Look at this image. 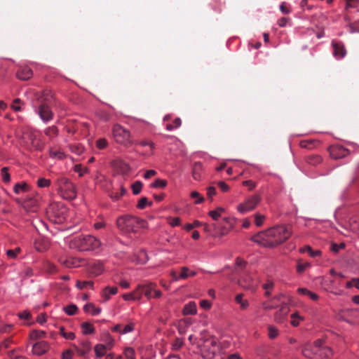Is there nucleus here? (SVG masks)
<instances>
[{
  "label": "nucleus",
  "instance_id": "nucleus-52",
  "mask_svg": "<svg viewBox=\"0 0 359 359\" xmlns=\"http://www.w3.org/2000/svg\"><path fill=\"white\" fill-rule=\"evenodd\" d=\"M21 100L19 98H16L13 100V104L11 105V108L15 111H21Z\"/></svg>",
  "mask_w": 359,
  "mask_h": 359
},
{
  "label": "nucleus",
  "instance_id": "nucleus-55",
  "mask_svg": "<svg viewBox=\"0 0 359 359\" xmlns=\"http://www.w3.org/2000/svg\"><path fill=\"white\" fill-rule=\"evenodd\" d=\"M83 350L81 352L82 355H85L87 352L90 350V343L88 341H83L81 343Z\"/></svg>",
  "mask_w": 359,
  "mask_h": 359
},
{
  "label": "nucleus",
  "instance_id": "nucleus-37",
  "mask_svg": "<svg viewBox=\"0 0 359 359\" xmlns=\"http://www.w3.org/2000/svg\"><path fill=\"white\" fill-rule=\"evenodd\" d=\"M97 357H102L105 355L107 352V347L103 344H97L94 348Z\"/></svg>",
  "mask_w": 359,
  "mask_h": 359
},
{
  "label": "nucleus",
  "instance_id": "nucleus-33",
  "mask_svg": "<svg viewBox=\"0 0 359 359\" xmlns=\"http://www.w3.org/2000/svg\"><path fill=\"white\" fill-rule=\"evenodd\" d=\"M316 142L313 140H306L299 142L302 148L311 149L316 146Z\"/></svg>",
  "mask_w": 359,
  "mask_h": 359
},
{
  "label": "nucleus",
  "instance_id": "nucleus-50",
  "mask_svg": "<svg viewBox=\"0 0 359 359\" xmlns=\"http://www.w3.org/2000/svg\"><path fill=\"white\" fill-rule=\"evenodd\" d=\"M60 334L67 339L72 340L75 338V334L73 332H65V328L61 327L60 329Z\"/></svg>",
  "mask_w": 359,
  "mask_h": 359
},
{
  "label": "nucleus",
  "instance_id": "nucleus-14",
  "mask_svg": "<svg viewBox=\"0 0 359 359\" xmlns=\"http://www.w3.org/2000/svg\"><path fill=\"white\" fill-rule=\"evenodd\" d=\"M155 287H156V284L151 282H148L139 285V288L144 292V295L148 299L152 298L151 293L153 292V290H155Z\"/></svg>",
  "mask_w": 359,
  "mask_h": 359
},
{
  "label": "nucleus",
  "instance_id": "nucleus-11",
  "mask_svg": "<svg viewBox=\"0 0 359 359\" xmlns=\"http://www.w3.org/2000/svg\"><path fill=\"white\" fill-rule=\"evenodd\" d=\"M33 76V72L31 68L27 66H20L16 73V76L22 81H27Z\"/></svg>",
  "mask_w": 359,
  "mask_h": 359
},
{
  "label": "nucleus",
  "instance_id": "nucleus-36",
  "mask_svg": "<svg viewBox=\"0 0 359 359\" xmlns=\"http://www.w3.org/2000/svg\"><path fill=\"white\" fill-rule=\"evenodd\" d=\"M322 161V158L318 155H312L309 156L306 158V162L312 165H316L320 163Z\"/></svg>",
  "mask_w": 359,
  "mask_h": 359
},
{
  "label": "nucleus",
  "instance_id": "nucleus-43",
  "mask_svg": "<svg viewBox=\"0 0 359 359\" xmlns=\"http://www.w3.org/2000/svg\"><path fill=\"white\" fill-rule=\"evenodd\" d=\"M142 188V183L140 181H136L132 184L133 193L137 195L140 193Z\"/></svg>",
  "mask_w": 359,
  "mask_h": 359
},
{
  "label": "nucleus",
  "instance_id": "nucleus-21",
  "mask_svg": "<svg viewBox=\"0 0 359 359\" xmlns=\"http://www.w3.org/2000/svg\"><path fill=\"white\" fill-rule=\"evenodd\" d=\"M289 312V308L288 306L285 304L281 306L280 310L277 311L275 314V320L278 323H282L283 322L284 319L287 316V313Z\"/></svg>",
  "mask_w": 359,
  "mask_h": 359
},
{
  "label": "nucleus",
  "instance_id": "nucleus-45",
  "mask_svg": "<svg viewBox=\"0 0 359 359\" xmlns=\"http://www.w3.org/2000/svg\"><path fill=\"white\" fill-rule=\"evenodd\" d=\"M268 330H269V337L270 339H273L278 337V330L276 327L270 325L268 327Z\"/></svg>",
  "mask_w": 359,
  "mask_h": 359
},
{
  "label": "nucleus",
  "instance_id": "nucleus-8",
  "mask_svg": "<svg viewBox=\"0 0 359 359\" xmlns=\"http://www.w3.org/2000/svg\"><path fill=\"white\" fill-rule=\"evenodd\" d=\"M314 348L318 350L317 357L320 358H329L332 355V349L323 344L321 339H317L314 341Z\"/></svg>",
  "mask_w": 359,
  "mask_h": 359
},
{
  "label": "nucleus",
  "instance_id": "nucleus-49",
  "mask_svg": "<svg viewBox=\"0 0 359 359\" xmlns=\"http://www.w3.org/2000/svg\"><path fill=\"white\" fill-rule=\"evenodd\" d=\"M291 318H292L291 324L294 327L298 326L299 324V321L303 319V318L299 316L297 313H294L292 314Z\"/></svg>",
  "mask_w": 359,
  "mask_h": 359
},
{
  "label": "nucleus",
  "instance_id": "nucleus-48",
  "mask_svg": "<svg viewBox=\"0 0 359 359\" xmlns=\"http://www.w3.org/2000/svg\"><path fill=\"white\" fill-rule=\"evenodd\" d=\"M166 184L167 182L165 180L157 179L151 184V186L154 188H163Z\"/></svg>",
  "mask_w": 359,
  "mask_h": 359
},
{
  "label": "nucleus",
  "instance_id": "nucleus-19",
  "mask_svg": "<svg viewBox=\"0 0 359 359\" xmlns=\"http://www.w3.org/2000/svg\"><path fill=\"white\" fill-rule=\"evenodd\" d=\"M104 271L103 265L101 262H95L93 263L88 269V271L90 275L93 276H97L100 275Z\"/></svg>",
  "mask_w": 359,
  "mask_h": 359
},
{
  "label": "nucleus",
  "instance_id": "nucleus-13",
  "mask_svg": "<svg viewBox=\"0 0 359 359\" xmlns=\"http://www.w3.org/2000/svg\"><path fill=\"white\" fill-rule=\"evenodd\" d=\"M302 352L304 357L309 359H313L317 357L318 351L315 349L314 344L313 345L306 344L304 346Z\"/></svg>",
  "mask_w": 359,
  "mask_h": 359
},
{
  "label": "nucleus",
  "instance_id": "nucleus-22",
  "mask_svg": "<svg viewBox=\"0 0 359 359\" xmlns=\"http://www.w3.org/2000/svg\"><path fill=\"white\" fill-rule=\"evenodd\" d=\"M197 313L196 304L194 302H190L186 304L183 309V314L187 315H194Z\"/></svg>",
  "mask_w": 359,
  "mask_h": 359
},
{
  "label": "nucleus",
  "instance_id": "nucleus-25",
  "mask_svg": "<svg viewBox=\"0 0 359 359\" xmlns=\"http://www.w3.org/2000/svg\"><path fill=\"white\" fill-rule=\"evenodd\" d=\"M44 133L50 140H53L58 135V128L55 126H49L44 130Z\"/></svg>",
  "mask_w": 359,
  "mask_h": 359
},
{
  "label": "nucleus",
  "instance_id": "nucleus-32",
  "mask_svg": "<svg viewBox=\"0 0 359 359\" xmlns=\"http://www.w3.org/2000/svg\"><path fill=\"white\" fill-rule=\"evenodd\" d=\"M50 156L51 158L62 160L66 157V155L62 150H55L54 149L52 148L50 149Z\"/></svg>",
  "mask_w": 359,
  "mask_h": 359
},
{
  "label": "nucleus",
  "instance_id": "nucleus-39",
  "mask_svg": "<svg viewBox=\"0 0 359 359\" xmlns=\"http://www.w3.org/2000/svg\"><path fill=\"white\" fill-rule=\"evenodd\" d=\"M63 311L69 316H74L78 311V307L75 304H69L63 308Z\"/></svg>",
  "mask_w": 359,
  "mask_h": 359
},
{
  "label": "nucleus",
  "instance_id": "nucleus-3",
  "mask_svg": "<svg viewBox=\"0 0 359 359\" xmlns=\"http://www.w3.org/2000/svg\"><path fill=\"white\" fill-rule=\"evenodd\" d=\"M117 228L123 233L136 232L146 226L145 220L132 215H123L116 220Z\"/></svg>",
  "mask_w": 359,
  "mask_h": 359
},
{
  "label": "nucleus",
  "instance_id": "nucleus-58",
  "mask_svg": "<svg viewBox=\"0 0 359 359\" xmlns=\"http://www.w3.org/2000/svg\"><path fill=\"white\" fill-rule=\"evenodd\" d=\"M264 219H265V217L264 215L258 214V213L256 214L255 215V224L257 226H260L261 225H262Z\"/></svg>",
  "mask_w": 359,
  "mask_h": 359
},
{
  "label": "nucleus",
  "instance_id": "nucleus-53",
  "mask_svg": "<svg viewBox=\"0 0 359 359\" xmlns=\"http://www.w3.org/2000/svg\"><path fill=\"white\" fill-rule=\"evenodd\" d=\"M20 252V248H16L15 250H8L6 251V255L11 259H15L18 253Z\"/></svg>",
  "mask_w": 359,
  "mask_h": 359
},
{
  "label": "nucleus",
  "instance_id": "nucleus-15",
  "mask_svg": "<svg viewBox=\"0 0 359 359\" xmlns=\"http://www.w3.org/2000/svg\"><path fill=\"white\" fill-rule=\"evenodd\" d=\"M48 349V344L46 341H39L33 345L32 352L37 355H41L46 353Z\"/></svg>",
  "mask_w": 359,
  "mask_h": 359
},
{
  "label": "nucleus",
  "instance_id": "nucleus-24",
  "mask_svg": "<svg viewBox=\"0 0 359 359\" xmlns=\"http://www.w3.org/2000/svg\"><path fill=\"white\" fill-rule=\"evenodd\" d=\"M235 302L240 305L241 310H246L249 306L248 301L243 299V294L241 293L236 294Z\"/></svg>",
  "mask_w": 359,
  "mask_h": 359
},
{
  "label": "nucleus",
  "instance_id": "nucleus-27",
  "mask_svg": "<svg viewBox=\"0 0 359 359\" xmlns=\"http://www.w3.org/2000/svg\"><path fill=\"white\" fill-rule=\"evenodd\" d=\"M196 275V272L194 271H191L188 267L183 266L181 268L180 277L182 279L184 280L188 278L189 277H193Z\"/></svg>",
  "mask_w": 359,
  "mask_h": 359
},
{
  "label": "nucleus",
  "instance_id": "nucleus-30",
  "mask_svg": "<svg viewBox=\"0 0 359 359\" xmlns=\"http://www.w3.org/2000/svg\"><path fill=\"white\" fill-rule=\"evenodd\" d=\"M299 252L301 253L308 252L312 257H316L321 255V252L320 250L313 251L309 245H306L304 248H300Z\"/></svg>",
  "mask_w": 359,
  "mask_h": 359
},
{
  "label": "nucleus",
  "instance_id": "nucleus-51",
  "mask_svg": "<svg viewBox=\"0 0 359 359\" xmlns=\"http://www.w3.org/2000/svg\"><path fill=\"white\" fill-rule=\"evenodd\" d=\"M152 204L151 202L149 203L148 202V200L146 197H142L140 199V201H138V203L137 205V207L139 208V209H144L145 208V207L149 205H151Z\"/></svg>",
  "mask_w": 359,
  "mask_h": 359
},
{
  "label": "nucleus",
  "instance_id": "nucleus-5",
  "mask_svg": "<svg viewBox=\"0 0 359 359\" xmlns=\"http://www.w3.org/2000/svg\"><path fill=\"white\" fill-rule=\"evenodd\" d=\"M112 135L115 142L124 147H128L133 144L130 132L120 124L113 126Z\"/></svg>",
  "mask_w": 359,
  "mask_h": 359
},
{
  "label": "nucleus",
  "instance_id": "nucleus-54",
  "mask_svg": "<svg viewBox=\"0 0 359 359\" xmlns=\"http://www.w3.org/2000/svg\"><path fill=\"white\" fill-rule=\"evenodd\" d=\"M50 184V181L45 178H40L37 181L38 187L41 188L48 187Z\"/></svg>",
  "mask_w": 359,
  "mask_h": 359
},
{
  "label": "nucleus",
  "instance_id": "nucleus-12",
  "mask_svg": "<svg viewBox=\"0 0 359 359\" xmlns=\"http://www.w3.org/2000/svg\"><path fill=\"white\" fill-rule=\"evenodd\" d=\"M34 245L38 252H43L49 248L50 242L48 238L40 236L35 239Z\"/></svg>",
  "mask_w": 359,
  "mask_h": 359
},
{
  "label": "nucleus",
  "instance_id": "nucleus-46",
  "mask_svg": "<svg viewBox=\"0 0 359 359\" xmlns=\"http://www.w3.org/2000/svg\"><path fill=\"white\" fill-rule=\"evenodd\" d=\"M124 355L127 359H135V353L133 348H126L124 350Z\"/></svg>",
  "mask_w": 359,
  "mask_h": 359
},
{
  "label": "nucleus",
  "instance_id": "nucleus-64",
  "mask_svg": "<svg viewBox=\"0 0 359 359\" xmlns=\"http://www.w3.org/2000/svg\"><path fill=\"white\" fill-rule=\"evenodd\" d=\"M133 294H134V297H137V299L135 300H140L142 295L144 294V292L139 288V285H137V288L133 291Z\"/></svg>",
  "mask_w": 359,
  "mask_h": 359
},
{
  "label": "nucleus",
  "instance_id": "nucleus-34",
  "mask_svg": "<svg viewBox=\"0 0 359 359\" xmlns=\"http://www.w3.org/2000/svg\"><path fill=\"white\" fill-rule=\"evenodd\" d=\"M113 165L119 168L122 172H127L129 169L128 165L121 160H116L113 162Z\"/></svg>",
  "mask_w": 359,
  "mask_h": 359
},
{
  "label": "nucleus",
  "instance_id": "nucleus-47",
  "mask_svg": "<svg viewBox=\"0 0 359 359\" xmlns=\"http://www.w3.org/2000/svg\"><path fill=\"white\" fill-rule=\"evenodd\" d=\"M190 196L192 198L196 199V201H195V203L196 204L201 203L204 201L203 196H202L198 191H196L191 192Z\"/></svg>",
  "mask_w": 359,
  "mask_h": 359
},
{
  "label": "nucleus",
  "instance_id": "nucleus-56",
  "mask_svg": "<svg viewBox=\"0 0 359 359\" xmlns=\"http://www.w3.org/2000/svg\"><path fill=\"white\" fill-rule=\"evenodd\" d=\"M59 262H60L61 264H62L63 266H66L67 268L73 267V266H75L74 261L69 260V259H67L60 258L59 259Z\"/></svg>",
  "mask_w": 359,
  "mask_h": 359
},
{
  "label": "nucleus",
  "instance_id": "nucleus-10",
  "mask_svg": "<svg viewBox=\"0 0 359 359\" xmlns=\"http://www.w3.org/2000/svg\"><path fill=\"white\" fill-rule=\"evenodd\" d=\"M38 114L44 122L50 121L53 117L52 111L46 104H40L38 109Z\"/></svg>",
  "mask_w": 359,
  "mask_h": 359
},
{
  "label": "nucleus",
  "instance_id": "nucleus-57",
  "mask_svg": "<svg viewBox=\"0 0 359 359\" xmlns=\"http://www.w3.org/2000/svg\"><path fill=\"white\" fill-rule=\"evenodd\" d=\"M262 287L266 290L265 295L269 297L270 295V290L273 287V283L271 281H268L264 283Z\"/></svg>",
  "mask_w": 359,
  "mask_h": 359
},
{
  "label": "nucleus",
  "instance_id": "nucleus-35",
  "mask_svg": "<svg viewBox=\"0 0 359 359\" xmlns=\"http://www.w3.org/2000/svg\"><path fill=\"white\" fill-rule=\"evenodd\" d=\"M224 209L223 208H217L215 210H211L208 212L210 217L212 218L214 220H217L222 215L223 212H224Z\"/></svg>",
  "mask_w": 359,
  "mask_h": 359
},
{
  "label": "nucleus",
  "instance_id": "nucleus-60",
  "mask_svg": "<svg viewBox=\"0 0 359 359\" xmlns=\"http://www.w3.org/2000/svg\"><path fill=\"white\" fill-rule=\"evenodd\" d=\"M355 286L359 289V278H353L351 281L346 283V287L350 288Z\"/></svg>",
  "mask_w": 359,
  "mask_h": 359
},
{
  "label": "nucleus",
  "instance_id": "nucleus-4",
  "mask_svg": "<svg viewBox=\"0 0 359 359\" xmlns=\"http://www.w3.org/2000/svg\"><path fill=\"white\" fill-rule=\"evenodd\" d=\"M56 186L59 194L65 199L73 200L76 197V191L74 185L65 177L57 179Z\"/></svg>",
  "mask_w": 359,
  "mask_h": 359
},
{
  "label": "nucleus",
  "instance_id": "nucleus-26",
  "mask_svg": "<svg viewBox=\"0 0 359 359\" xmlns=\"http://www.w3.org/2000/svg\"><path fill=\"white\" fill-rule=\"evenodd\" d=\"M83 310L86 313H90L93 316H97L101 312V309L99 307H96L93 304H86L83 306Z\"/></svg>",
  "mask_w": 359,
  "mask_h": 359
},
{
  "label": "nucleus",
  "instance_id": "nucleus-7",
  "mask_svg": "<svg viewBox=\"0 0 359 359\" xmlns=\"http://www.w3.org/2000/svg\"><path fill=\"white\" fill-rule=\"evenodd\" d=\"M16 201L21 204L27 212H35L38 210L39 200L36 198L29 196L24 201L20 199H17Z\"/></svg>",
  "mask_w": 359,
  "mask_h": 359
},
{
  "label": "nucleus",
  "instance_id": "nucleus-6",
  "mask_svg": "<svg viewBox=\"0 0 359 359\" xmlns=\"http://www.w3.org/2000/svg\"><path fill=\"white\" fill-rule=\"evenodd\" d=\"M261 201L259 194H254L248 197L243 203L238 206V210L241 213H245L254 210L257 204Z\"/></svg>",
  "mask_w": 359,
  "mask_h": 359
},
{
  "label": "nucleus",
  "instance_id": "nucleus-59",
  "mask_svg": "<svg viewBox=\"0 0 359 359\" xmlns=\"http://www.w3.org/2000/svg\"><path fill=\"white\" fill-rule=\"evenodd\" d=\"M107 141L104 138L99 139L96 142V145L100 149H103L107 146Z\"/></svg>",
  "mask_w": 359,
  "mask_h": 359
},
{
  "label": "nucleus",
  "instance_id": "nucleus-62",
  "mask_svg": "<svg viewBox=\"0 0 359 359\" xmlns=\"http://www.w3.org/2000/svg\"><path fill=\"white\" fill-rule=\"evenodd\" d=\"M168 222L172 226H177L180 224V219L179 217H169Z\"/></svg>",
  "mask_w": 359,
  "mask_h": 359
},
{
  "label": "nucleus",
  "instance_id": "nucleus-28",
  "mask_svg": "<svg viewBox=\"0 0 359 359\" xmlns=\"http://www.w3.org/2000/svg\"><path fill=\"white\" fill-rule=\"evenodd\" d=\"M29 187L26 182L18 183L14 186V192L19 194L29 191Z\"/></svg>",
  "mask_w": 359,
  "mask_h": 359
},
{
  "label": "nucleus",
  "instance_id": "nucleus-38",
  "mask_svg": "<svg viewBox=\"0 0 359 359\" xmlns=\"http://www.w3.org/2000/svg\"><path fill=\"white\" fill-rule=\"evenodd\" d=\"M311 264L309 262H303L302 260H298L297 265V271L298 273H302L305 271Z\"/></svg>",
  "mask_w": 359,
  "mask_h": 359
},
{
  "label": "nucleus",
  "instance_id": "nucleus-29",
  "mask_svg": "<svg viewBox=\"0 0 359 359\" xmlns=\"http://www.w3.org/2000/svg\"><path fill=\"white\" fill-rule=\"evenodd\" d=\"M43 270L46 273H50V274L55 273L57 271L56 266L54 264H53L48 261H46L43 262Z\"/></svg>",
  "mask_w": 359,
  "mask_h": 359
},
{
  "label": "nucleus",
  "instance_id": "nucleus-17",
  "mask_svg": "<svg viewBox=\"0 0 359 359\" xmlns=\"http://www.w3.org/2000/svg\"><path fill=\"white\" fill-rule=\"evenodd\" d=\"M332 44L334 48V56L339 59L344 57L346 53L344 46L341 43L334 41H332Z\"/></svg>",
  "mask_w": 359,
  "mask_h": 359
},
{
  "label": "nucleus",
  "instance_id": "nucleus-23",
  "mask_svg": "<svg viewBox=\"0 0 359 359\" xmlns=\"http://www.w3.org/2000/svg\"><path fill=\"white\" fill-rule=\"evenodd\" d=\"M203 170L202 164L200 162H196L192 169V176L195 180H199L201 178Z\"/></svg>",
  "mask_w": 359,
  "mask_h": 359
},
{
  "label": "nucleus",
  "instance_id": "nucleus-41",
  "mask_svg": "<svg viewBox=\"0 0 359 359\" xmlns=\"http://www.w3.org/2000/svg\"><path fill=\"white\" fill-rule=\"evenodd\" d=\"M29 336H30L31 339L35 340V339H38L44 337L46 336V332L44 331H41V330H33L30 333Z\"/></svg>",
  "mask_w": 359,
  "mask_h": 359
},
{
  "label": "nucleus",
  "instance_id": "nucleus-63",
  "mask_svg": "<svg viewBox=\"0 0 359 359\" xmlns=\"http://www.w3.org/2000/svg\"><path fill=\"white\" fill-rule=\"evenodd\" d=\"M133 294H134V297H137V299L135 300H140L142 295L144 294V292L139 288V285H137V288L133 291Z\"/></svg>",
  "mask_w": 359,
  "mask_h": 359
},
{
  "label": "nucleus",
  "instance_id": "nucleus-18",
  "mask_svg": "<svg viewBox=\"0 0 359 359\" xmlns=\"http://www.w3.org/2000/svg\"><path fill=\"white\" fill-rule=\"evenodd\" d=\"M27 138L30 141L32 147L36 150H41L43 144L41 140L37 138V135L35 132L31 131L27 133Z\"/></svg>",
  "mask_w": 359,
  "mask_h": 359
},
{
  "label": "nucleus",
  "instance_id": "nucleus-40",
  "mask_svg": "<svg viewBox=\"0 0 359 359\" xmlns=\"http://www.w3.org/2000/svg\"><path fill=\"white\" fill-rule=\"evenodd\" d=\"M181 124H182L181 119L180 118H176L173 121L172 123H168L165 127L168 130L171 131L175 128H179L181 126Z\"/></svg>",
  "mask_w": 359,
  "mask_h": 359
},
{
  "label": "nucleus",
  "instance_id": "nucleus-20",
  "mask_svg": "<svg viewBox=\"0 0 359 359\" xmlns=\"http://www.w3.org/2000/svg\"><path fill=\"white\" fill-rule=\"evenodd\" d=\"M118 292L117 287H105L102 291V297L104 299V302H107L111 295H114Z\"/></svg>",
  "mask_w": 359,
  "mask_h": 359
},
{
  "label": "nucleus",
  "instance_id": "nucleus-44",
  "mask_svg": "<svg viewBox=\"0 0 359 359\" xmlns=\"http://www.w3.org/2000/svg\"><path fill=\"white\" fill-rule=\"evenodd\" d=\"M8 168L7 167H4L1 169V177L2 180L5 183H8L11 181L10 174L8 172Z\"/></svg>",
  "mask_w": 359,
  "mask_h": 359
},
{
  "label": "nucleus",
  "instance_id": "nucleus-42",
  "mask_svg": "<svg viewBox=\"0 0 359 359\" xmlns=\"http://www.w3.org/2000/svg\"><path fill=\"white\" fill-rule=\"evenodd\" d=\"M76 285L80 290L84 289L87 287H90L93 289V281L77 280Z\"/></svg>",
  "mask_w": 359,
  "mask_h": 359
},
{
  "label": "nucleus",
  "instance_id": "nucleus-1",
  "mask_svg": "<svg viewBox=\"0 0 359 359\" xmlns=\"http://www.w3.org/2000/svg\"><path fill=\"white\" fill-rule=\"evenodd\" d=\"M290 236V229L281 225L259 232L253 236L251 240L264 246L273 248L287 241Z\"/></svg>",
  "mask_w": 359,
  "mask_h": 359
},
{
  "label": "nucleus",
  "instance_id": "nucleus-2",
  "mask_svg": "<svg viewBox=\"0 0 359 359\" xmlns=\"http://www.w3.org/2000/svg\"><path fill=\"white\" fill-rule=\"evenodd\" d=\"M100 245V241L90 235L76 236L69 241V248L79 251L94 250L97 249Z\"/></svg>",
  "mask_w": 359,
  "mask_h": 359
},
{
  "label": "nucleus",
  "instance_id": "nucleus-9",
  "mask_svg": "<svg viewBox=\"0 0 359 359\" xmlns=\"http://www.w3.org/2000/svg\"><path fill=\"white\" fill-rule=\"evenodd\" d=\"M330 156L334 159H339L348 155L349 151L340 145H333L329 148Z\"/></svg>",
  "mask_w": 359,
  "mask_h": 359
},
{
  "label": "nucleus",
  "instance_id": "nucleus-31",
  "mask_svg": "<svg viewBox=\"0 0 359 359\" xmlns=\"http://www.w3.org/2000/svg\"><path fill=\"white\" fill-rule=\"evenodd\" d=\"M82 332L84 334H93L95 332L93 325L88 322H84L81 324Z\"/></svg>",
  "mask_w": 359,
  "mask_h": 359
},
{
  "label": "nucleus",
  "instance_id": "nucleus-16",
  "mask_svg": "<svg viewBox=\"0 0 359 359\" xmlns=\"http://www.w3.org/2000/svg\"><path fill=\"white\" fill-rule=\"evenodd\" d=\"M239 285L245 289H252L255 286L256 282L250 275L245 274L240 278Z\"/></svg>",
  "mask_w": 359,
  "mask_h": 359
},
{
  "label": "nucleus",
  "instance_id": "nucleus-61",
  "mask_svg": "<svg viewBox=\"0 0 359 359\" xmlns=\"http://www.w3.org/2000/svg\"><path fill=\"white\" fill-rule=\"evenodd\" d=\"M202 225V223L200 222L198 220H196L194 223L192 224H187L184 229L187 230V231H190L191 229H193L195 227H198V226H200Z\"/></svg>",
  "mask_w": 359,
  "mask_h": 359
}]
</instances>
